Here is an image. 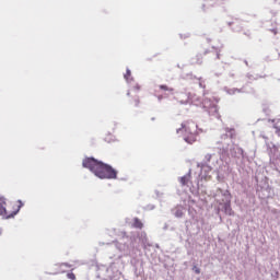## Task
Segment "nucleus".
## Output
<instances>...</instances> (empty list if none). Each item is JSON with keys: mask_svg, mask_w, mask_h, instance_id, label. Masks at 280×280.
I'll use <instances>...</instances> for the list:
<instances>
[{"mask_svg": "<svg viewBox=\"0 0 280 280\" xmlns=\"http://www.w3.org/2000/svg\"><path fill=\"white\" fill-rule=\"evenodd\" d=\"M82 165L86 170H90V172L95 174L98 178H105L108 180L117 178V171H115V168L93 158L84 159Z\"/></svg>", "mask_w": 280, "mask_h": 280, "instance_id": "nucleus-1", "label": "nucleus"}, {"mask_svg": "<svg viewBox=\"0 0 280 280\" xmlns=\"http://www.w3.org/2000/svg\"><path fill=\"white\" fill-rule=\"evenodd\" d=\"M180 132H184V141L191 145L198 139V125L194 120H186L182 124V128L177 129V135Z\"/></svg>", "mask_w": 280, "mask_h": 280, "instance_id": "nucleus-2", "label": "nucleus"}, {"mask_svg": "<svg viewBox=\"0 0 280 280\" xmlns=\"http://www.w3.org/2000/svg\"><path fill=\"white\" fill-rule=\"evenodd\" d=\"M8 203L5 202L4 197H0V217L5 220L10 218H14L19 211H21V207H23V201L18 200L16 203H11L8 208Z\"/></svg>", "mask_w": 280, "mask_h": 280, "instance_id": "nucleus-3", "label": "nucleus"}, {"mask_svg": "<svg viewBox=\"0 0 280 280\" xmlns=\"http://www.w3.org/2000/svg\"><path fill=\"white\" fill-rule=\"evenodd\" d=\"M136 91L135 90H130L127 95H133L135 98H131L129 102L132 106H139V96H136Z\"/></svg>", "mask_w": 280, "mask_h": 280, "instance_id": "nucleus-4", "label": "nucleus"}, {"mask_svg": "<svg viewBox=\"0 0 280 280\" xmlns=\"http://www.w3.org/2000/svg\"><path fill=\"white\" fill-rule=\"evenodd\" d=\"M132 226L133 229H143V222L139 218H135Z\"/></svg>", "mask_w": 280, "mask_h": 280, "instance_id": "nucleus-5", "label": "nucleus"}, {"mask_svg": "<svg viewBox=\"0 0 280 280\" xmlns=\"http://www.w3.org/2000/svg\"><path fill=\"white\" fill-rule=\"evenodd\" d=\"M159 89H161V91H167L168 93H174L173 88H170L167 85H160Z\"/></svg>", "mask_w": 280, "mask_h": 280, "instance_id": "nucleus-6", "label": "nucleus"}, {"mask_svg": "<svg viewBox=\"0 0 280 280\" xmlns=\"http://www.w3.org/2000/svg\"><path fill=\"white\" fill-rule=\"evenodd\" d=\"M132 75V72L130 71V69H127L126 70V73H125V75H124V78H125V80L127 81V82H130V77Z\"/></svg>", "mask_w": 280, "mask_h": 280, "instance_id": "nucleus-7", "label": "nucleus"}, {"mask_svg": "<svg viewBox=\"0 0 280 280\" xmlns=\"http://www.w3.org/2000/svg\"><path fill=\"white\" fill-rule=\"evenodd\" d=\"M187 183H189V176H184L180 178V184L182 185H187Z\"/></svg>", "mask_w": 280, "mask_h": 280, "instance_id": "nucleus-8", "label": "nucleus"}, {"mask_svg": "<svg viewBox=\"0 0 280 280\" xmlns=\"http://www.w3.org/2000/svg\"><path fill=\"white\" fill-rule=\"evenodd\" d=\"M68 279L75 280V273L69 272L67 273Z\"/></svg>", "mask_w": 280, "mask_h": 280, "instance_id": "nucleus-9", "label": "nucleus"}, {"mask_svg": "<svg viewBox=\"0 0 280 280\" xmlns=\"http://www.w3.org/2000/svg\"><path fill=\"white\" fill-rule=\"evenodd\" d=\"M194 270H195V272H196V275H200V268H198V267H194Z\"/></svg>", "mask_w": 280, "mask_h": 280, "instance_id": "nucleus-10", "label": "nucleus"}, {"mask_svg": "<svg viewBox=\"0 0 280 280\" xmlns=\"http://www.w3.org/2000/svg\"><path fill=\"white\" fill-rule=\"evenodd\" d=\"M277 135L280 137V128L278 126H275Z\"/></svg>", "mask_w": 280, "mask_h": 280, "instance_id": "nucleus-11", "label": "nucleus"}, {"mask_svg": "<svg viewBox=\"0 0 280 280\" xmlns=\"http://www.w3.org/2000/svg\"><path fill=\"white\" fill-rule=\"evenodd\" d=\"M180 104H189V100L186 98L185 101H180Z\"/></svg>", "mask_w": 280, "mask_h": 280, "instance_id": "nucleus-12", "label": "nucleus"}, {"mask_svg": "<svg viewBox=\"0 0 280 280\" xmlns=\"http://www.w3.org/2000/svg\"><path fill=\"white\" fill-rule=\"evenodd\" d=\"M229 211H230L229 214L233 215V210L231 208H229Z\"/></svg>", "mask_w": 280, "mask_h": 280, "instance_id": "nucleus-13", "label": "nucleus"}, {"mask_svg": "<svg viewBox=\"0 0 280 280\" xmlns=\"http://www.w3.org/2000/svg\"><path fill=\"white\" fill-rule=\"evenodd\" d=\"M271 32L272 34L277 35V30H272Z\"/></svg>", "mask_w": 280, "mask_h": 280, "instance_id": "nucleus-14", "label": "nucleus"}, {"mask_svg": "<svg viewBox=\"0 0 280 280\" xmlns=\"http://www.w3.org/2000/svg\"><path fill=\"white\" fill-rule=\"evenodd\" d=\"M65 266H67L68 268H71V265H69V264H65Z\"/></svg>", "mask_w": 280, "mask_h": 280, "instance_id": "nucleus-15", "label": "nucleus"}, {"mask_svg": "<svg viewBox=\"0 0 280 280\" xmlns=\"http://www.w3.org/2000/svg\"><path fill=\"white\" fill-rule=\"evenodd\" d=\"M135 89H136V91H139L140 88H139V85H137Z\"/></svg>", "mask_w": 280, "mask_h": 280, "instance_id": "nucleus-16", "label": "nucleus"}, {"mask_svg": "<svg viewBox=\"0 0 280 280\" xmlns=\"http://www.w3.org/2000/svg\"><path fill=\"white\" fill-rule=\"evenodd\" d=\"M3 231L0 229V235H2Z\"/></svg>", "mask_w": 280, "mask_h": 280, "instance_id": "nucleus-17", "label": "nucleus"}]
</instances>
